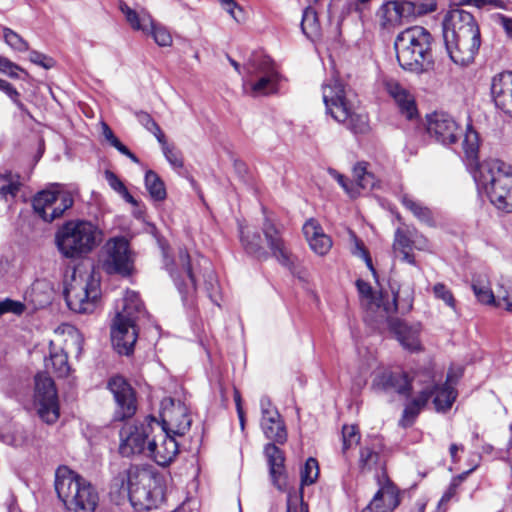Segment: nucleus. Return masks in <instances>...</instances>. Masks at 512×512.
<instances>
[{"label":"nucleus","mask_w":512,"mask_h":512,"mask_svg":"<svg viewBox=\"0 0 512 512\" xmlns=\"http://www.w3.org/2000/svg\"><path fill=\"white\" fill-rule=\"evenodd\" d=\"M20 189V183L18 179H9L8 183L0 188V196L8 199V197L14 198Z\"/></svg>","instance_id":"nucleus-62"},{"label":"nucleus","mask_w":512,"mask_h":512,"mask_svg":"<svg viewBox=\"0 0 512 512\" xmlns=\"http://www.w3.org/2000/svg\"><path fill=\"white\" fill-rule=\"evenodd\" d=\"M247 70L257 78L250 84L252 96H267L277 92L280 77L269 57H255L250 60Z\"/></svg>","instance_id":"nucleus-14"},{"label":"nucleus","mask_w":512,"mask_h":512,"mask_svg":"<svg viewBox=\"0 0 512 512\" xmlns=\"http://www.w3.org/2000/svg\"><path fill=\"white\" fill-rule=\"evenodd\" d=\"M240 242L247 254L259 259L266 260L268 252L263 246L262 237L250 226L239 224Z\"/></svg>","instance_id":"nucleus-31"},{"label":"nucleus","mask_w":512,"mask_h":512,"mask_svg":"<svg viewBox=\"0 0 512 512\" xmlns=\"http://www.w3.org/2000/svg\"><path fill=\"white\" fill-rule=\"evenodd\" d=\"M394 252L401 256V260L411 265H415L414 255L412 251V233L409 235L401 229H398L395 233V239L393 243Z\"/></svg>","instance_id":"nucleus-36"},{"label":"nucleus","mask_w":512,"mask_h":512,"mask_svg":"<svg viewBox=\"0 0 512 512\" xmlns=\"http://www.w3.org/2000/svg\"><path fill=\"white\" fill-rule=\"evenodd\" d=\"M432 292L436 299L443 301L446 306L455 310L456 300L452 291L444 283H436L432 287Z\"/></svg>","instance_id":"nucleus-54"},{"label":"nucleus","mask_w":512,"mask_h":512,"mask_svg":"<svg viewBox=\"0 0 512 512\" xmlns=\"http://www.w3.org/2000/svg\"><path fill=\"white\" fill-rule=\"evenodd\" d=\"M410 6L405 1H387L383 3L378 11L377 18L383 29H391L409 19Z\"/></svg>","instance_id":"nucleus-28"},{"label":"nucleus","mask_w":512,"mask_h":512,"mask_svg":"<svg viewBox=\"0 0 512 512\" xmlns=\"http://www.w3.org/2000/svg\"><path fill=\"white\" fill-rule=\"evenodd\" d=\"M105 179L108 182L109 186L117 192L119 195L123 197V199L136 206L137 201L134 199V197L129 193L124 183L121 181V179L113 172L107 170L105 172Z\"/></svg>","instance_id":"nucleus-46"},{"label":"nucleus","mask_w":512,"mask_h":512,"mask_svg":"<svg viewBox=\"0 0 512 512\" xmlns=\"http://www.w3.org/2000/svg\"><path fill=\"white\" fill-rule=\"evenodd\" d=\"M493 305L512 312V281L501 279L495 290V303Z\"/></svg>","instance_id":"nucleus-41"},{"label":"nucleus","mask_w":512,"mask_h":512,"mask_svg":"<svg viewBox=\"0 0 512 512\" xmlns=\"http://www.w3.org/2000/svg\"><path fill=\"white\" fill-rule=\"evenodd\" d=\"M29 60L45 69H49L53 66L52 58L34 50L30 52Z\"/></svg>","instance_id":"nucleus-64"},{"label":"nucleus","mask_w":512,"mask_h":512,"mask_svg":"<svg viewBox=\"0 0 512 512\" xmlns=\"http://www.w3.org/2000/svg\"><path fill=\"white\" fill-rule=\"evenodd\" d=\"M3 38L5 43L15 51L26 52L29 50L28 42L10 28H3Z\"/></svg>","instance_id":"nucleus-51"},{"label":"nucleus","mask_w":512,"mask_h":512,"mask_svg":"<svg viewBox=\"0 0 512 512\" xmlns=\"http://www.w3.org/2000/svg\"><path fill=\"white\" fill-rule=\"evenodd\" d=\"M382 444L380 440H375L370 445H365L360 449L358 465L362 472H371L377 469H383L384 462L381 459Z\"/></svg>","instance_id":"nucleus-33"},{"label":"nucleus","mask_w":512,"mask_h":512,"mask_svg":"<svg viewBox=\"0 0 512 512\" xmlns=\"http://www.w3.org/2000/svg\"><path fill=\"white\" fill-rule=\"evenodd\" d=\"M261 407V428L265 436L276 443L283 444L287 440V431L284 421L277 408L268 397H262Z\"/></svg>","instance_id":"nucleus-20"},{"label":"nucleus","mask_w":512,"mask_h":512,"mask_svg":"<svg viewBox=\"0 0 512 512\" xmlns=\"http://www.w3.org/2000/svg\"><path fill=\"white\" fill-rule=\"evenodd\" d=\"M367 166L366 162H359L353 168L357 189L372 190L377 186V179L374 174L368 171Z\"/></svg>","instance_id":"nucleus-38"},{"label":"nucleus","mask_w":512,"mask_h":512,"mask_svg":"<svg viewBox=\"0 0 512 512\" xmlns=\"http://www.w3.org/2000/svg\"><path fill=\"white\" fill-rule=\"evenodd\" d=\"M405 4L410 6L409 19L432 13L437 9L435 0L405 1Z\"/></svg>","instance_id":"nucleus-47"},{"label":"nucleus","mask_w":512,"mask_h":512,"mask_svg":"<svg viewBox=\"0 0 512 512\" xmlns=\"http://www.w3.org/2000/svg\"><path fill=\"white\" fill-rule=\"evenodd\" d=\"M319 475L318 462L314 458L307 459L304 467L301 470V484H313Z\"/></svg>","instance_id":"nucleus-52"},{"label":"nucleus","mask_w":512,"mask_h":512,"mask_svg":"<svg viewBox=\"0 0 512 512\" xmlns=\"http://www.w3.org/2000/svg\"><path fill=\"white\" fill-rule=\"evenodd\" d=\"M26 310V306L23 302L5 298L0 301V317L6 313H12L20 316Z\"/></svg>","instance_id":"nucleus-55"},{"label":"nucleus","mask_w":512,"mask_h":512,"mask_svg":"<svg viewBox=\"0 0 512 512\" xmlns=\"http://www.w3.org/2000/svg\"><path fill=\"white\" fill-rule=\"evenodd\" d=\"M0 440L15 448H24L32 443L30 432L20 425H14L0 432Z\"/></svg>","instance_id":"nucleus-35"},{"label":"nucleus","mask_w":512,"mask_h":512,"mask_svg":"<svg viewBox=\"0 0 512 512\" xmlns=\"http://www.w3.org/2000/svg\"><path fill=\"white\" fill-rule=\"evenodd\" d=\"M329 174L332 178H334L338 184L344 189V191L350 195L351 197H356L359 194V191L353 184V182L349 181L344 175L339 173L334 169L328 170Z\"/></svg>","instance_id":"nucleus-58"},{"label":"nucleus","mask_w":512,"mask_h":512,"mask_svg":"<svg viewBox=\"0 0 512 512\" xmlns=\"http://www.w3.org/2000/svg\"><path fill=\"white\" fill-rule=\"evenodd\" d=\"M199 265L204 269L203 277L205 279L206 284L208 285L207 289L210 291H214L215 286L217 284V280L214 271L210 268L209 261L204 258H201Z\"/></svg>","instance_id":"nucleus-60"},{"label":"nucleus","mask_w":512,"mask_h":512,"mask_svg":"<svg viewBox=\"0 0 512 512\" xmlns=\"http://www.w3.org/2000/svg\"><path fill=\"white\" fill-rule=\"evenodd\" d=\"M432 42L431 33L422 26L401 31L394 41L400 67L414 73L425 71L432 63Z\"/></svg>","instance_id":"nucleus-5"},{"label":"nucleus","mask_w":512,"mask_h":512,"mask_svg":"<svg viewBox=\"0 0 512 512\" xmlns=\"http://www.w3.org/2000/svg\"><path fill=\"white\" fill-rule=\"evenodd\" d=\"M356 286L368 308L375 310L377 313H381L382 302L380 301V295L374 297L370 284L359 279L356 282Z\"/></svg>","instance_id":"nucleus-44"},{"label":"nucleus","mask_w":512,"mask_h":512,"mask_svg":"<svg viewBox=\"0 0 512 512\" xmlns=\"http://www.w3.org/2000/svg\"><path fill=\"white\" fill-rule=\"evenodd\" d=\"M343 450L349 449L360 441L359 430L354 425H345L342 429Z\"/></svg>","instance_id":"nucleus-56"},{"label":"nucleus","mask_w":512,"mask_h":512,"mask_svg":"<svg viewBox=\"0 0 512 512\" xmlns=\"http://www.w3.org/2000/svg\"><path fill=\"white\" fill-rule=\"evenodd\" d=\"M384 90L393 99L399 113L408 120L418 117L414 94L395 79H385Z\"/></svg>","instance_id":"nucleus-22"},{"label":"nucleus","mask_w":512,"mask_h":512,"mask_svg":"<svg viewBox=\"0 0 512 512\" xmlns=\"http://www.w3.org/2000/svg\"><path fill=\"white\" fill-rule=\"evenodd\" d=\"M472 289L480 303L486 305H493L495 303V291L491 289L489 281L485 276L474 278Z\"/></svg>","instance_id":"nucleus-39"},{"label":"nucleus","mask_w":512,"mask_h":512,"mask_svg":"<svg viewBox=\"0 0 512 512\" xmlns=\"http://www.w3.org/2000/svg\"><path fill=\"white\" fill-rule=\"evenodd\" d=\"M427 132L431 138L443 145L456 143L462 135L457 121L445 112H434L427 116Z\"/></svg>","instance_id":"nucleus-17"},{"label":"nucleus","mask_w":512,"mask_h":512,"mask_svg":"<svg viewBox=\"0 0 512 512\" xmlns=\"http://www.w3.org/2000/svg\"><path fill=\"white\" fill-rule=\"evenodd\" d=\"M144 313L139 295L134 291H126L122 307L117 308L111 326V341L119 354L129 355L133 352L138 337L135 323Z\"/></svg>","instance_id":"nucleus-7"},{"label":"nucleus","mask_w":512,"mask_h":512,"mask_svg":"<svg viewBox=\"0 0 512 512\" xmlns=\"http://www.w3.org/2000/svg\"><path fill=\"white\" fill-rule=\"evenodd\" d=\"M430 395L431 392L428 391V388H420L417 397L406 405L400 420L401 426L408 427L413 424L416 417L430 400Z\"/></svg>","instance_id":"nucleus-34"},{"label":"nucleus","mask_w":512,"mask_h":512,"mask_svg":"<svg viewBox=\"0 0 512 512\" xmlns=\"http://www.w3.org/2000/svg\"><path fill=\"white\" fill-rule=\"evenodd\" d=\"M72 194L57 185L38 192L32 201L34 212L45 222H52L63 216L73 205Z\"/></svg>","instance_id":"nucleus-12"},{"label":"nucleus","mask_w":512,"mask_h":512,"mask_svg":"<svg viewBox=\"0 0 512 512\" xmlns=\"http://www.w3.org/2000/svg\"><path fill=\"white\" fill-rule=\"evenodd\" d=\"M0 91H3L19 108L23 107L19 100V92L6 80L0 79Z\"/></svg>","instance_id":"nucleus-63"},{"label":"nucleus","mask_w":512,"mask_h":512,"mask_svg":"<svg viewBox=\"0 0 512 512\" xmlns=\"http://www.w3.org/2000/svg\"><path fill=\"white\" fill-rule=\"evenodd\" d=\"M388 325L404 349L410 352H417L422 349L420 341L421 325L419 323L409 324L398 318H390Z\"/></svg>","instance_id":"nucleus-25"},{"label":"nucleus","mask_w":512,"mask_h":512,"mask_svg":"<svg viewBox=\"0 0 512 512\" xmlns=\"http://www.w3.org/2000/svg\"><path fill=\"white\" fill-rule=\"evenodd\" d=\"M490 91L495 106L505 112L512 102V72L505 71L493 76Z\"/></svg>","instance_id":"nucleus-29"},{"label":"nucleus","mask_w":512,"mask_h":512,"mask_svg":"<svg viewBox=\"0 0 512 512\" xmlns=\"http://www.w3.org/2000/svg\"><path fill=\"white\" fill-rule=\"evenodd\" d=\"M154 429L146 457L164 467L171 464L179 453L178 436L167 432L158 421Z\"/></svg>","instance_id":"nucleus-15"},{"label":"nucleus","mask_w":512,"mask_h":512,"mask_svg":"<svg viewBox=\"0 0 512 512\" xmlns=\"http://www.w3.org/2000/svg\"><path fill=\"white\" fill-rule=\"evenodd\" d=\"M423 377L424 379L419 378L417 382L422 384L421 388H428V391L431 392L430 399L433 397L435 409L438 412L450 409L456 399L454 388L448 383L438 386L428 374Z\"/></svg>","instance_id":"nucleus-27"},{"label":"nucleus","mask_w":512,"mask_h":512,"mask_svg":"<svg viewBox=\"0 0 512 512\" xmlns=\"http://www.w3.org/2000/svg\"><path fill=\"white\" fill-rule=\"evenodd\" d=\"M158 142L161 145L162 152L169 164L175 169L182 168L183 158L181 152L173 145H169L165 139V136L162 139H159Z\"/></svg>","instance_id":"nucleus-50"},{"label":"nucleus","mask_w":512,"mask_h":512,"mask_svg":"<svg viewBox=\"0 0 512 512\" xmlns=\"http://www.w3.org/2000/svg\"><path fill=\"white\" fill-rule=\"evenodd\" d=\"M473 178L480 191L501 211L512 213V165L499 159L479 163Z\"/></svg>","instance_id":"nucleus-2"},{"label":"nucleus","mask_w":512,"mask_h":512,"mask_svg":"<svg viewBox=\"0 0 512 512\" xmlns=\"http://www.w3.org/2000/svg\"><path fill=\"white\" fill-rule=\"evenodd\" d=\"M380 486L369 505L362 512H388L398 505L397 489L385 472L377 478Z\"/></svg>","instance_id":"nucleus-24"},{"label":"nucleus","mask_w":512,"mask_h":512,"mask_svg":"<svg viewBox=\"0 0 512 512\" xmlns=\"http://www.w3.org/2000/svg\"><path fill=\"white\" fill-rule=\"evenodd\" d=\"M55 490L66 507L75 512H94L98 505L95 488L66 466L56 470Z\"/></svg>","instance_id":"nucleus-6"},{"label":"nucleus","mask_w":512,"mask_h":512,"mask_svg":"<svg viewBox=\"0 0 512 512\" xmlns=\"http://www.w3.org/2000/svg\"><path fill=\"white\" fill-rule=\"evenodd\" d=\"M479 149V137L476 131L467 128L463 140V150L466 158L474 160L477 157Z\"/></svg>","instance_id":"nucleus-48"},{"label":"nucleus","mask_w":512,"mask_h":512,"mask_svg":"<svg viewBox=\"0 0 512 512\" xmlns=\"http://www.w3.org/2000/svg\"><path fill=\"white\" fill-rule=\"evenodd\" d=\"M304 236L310 248L318 255H326L331 247V238L324 233L323 228L315 219L307 220L303 225Z\"/></svg>","instance_id":"nucleus-30"},{"label":"nucleus","mask_w":512,"mask_h":512,"mask_svg":"<svg viewBox=\"0 0 512 512\" xmlns=\"http://www.w3.org/2000/svg\"><path fill=\"white\" fill-rule=\"evenodd\" d=\"M419 379L411 380L405 372L383 369L377 372L372 380V389L375 391H394L400 395L408 396L419 384Z\"/></svg>","instance_id":"nucleus-19"},{"label":"nucleus","mask_w":512,"mask_h":512,"mask_svg":"<svg viewBox=\"0 0 512 512\" xmlns=\"http://www.w3.org/2000/svg\"><path fill=\"white\" fill-rule=\"evenodd\" d=\"M51 365L54 373L58 377H66L70 373V366L68 364L67 353L62 349L50 351L49 361L46 362V367L49 368Z\"/></svg>","instance_id":"nucleus-42"},{"label":"nucleus","mask_w":512,"mask_h":512,"mask_svg":"<svg viewBox=\"0 0 512 512\" xmlns=\"http://www.w3.org/2000/svg\"><path fill=\"white\" fill-rule=\"evenodd\" d=\"M129 500L135 511L157 509L164 502V480L152 466H131L125 473Z\"/></svg>","instance_id":"nucleus-4"},{"label":"nucleus","mask_w":512,"mask_h":512,"mask_svg":"<svg viewBox=\"0 0 512 512\" xmlns=\"http://www.w3.org/2000/svg\"><path fill=\"white\" fill-rule=\"evenodd\" d=\"M401 202L418 220L428 225L433 224L432 211L421 202L407 194L401 197Z\"/></svg>","instance_id":"nucleus-37"},{"label":"nucleus","mask_w":512,"mask_h":512,"mask_svg":"<svg viewBox=\"0 0 512 512\" xmlns=\"http://www.w3.org/2000/svg\"><path fill=\"white\" fill-rule=\"evenodd\" d=\"M119 9L131 29L134 31H141L145 35L148 34L154 23V19L146 9H133L124 1L119 2Z\"/></svg>","instance_id":"nucleus-32"},{"label":"nucleus","mask_w":512,"mask_h":512,"mask_svg":"<svg viewBox=\"0 0 512 512\" xmlns=\"http://www.w3.org/2000/svg\"><path fill=\"white\" fill-rule=\"evenodd\" d=\"M102 134L105 140L121 154L130 158L134 163H139L138 157L120 142V140L114 135L112 129L105 123H102Z\"/></svg>","instance_id":"nucleus-45"},{"label":"nucleus","mask_w":512,"mask_h":512,"mask_svg":"<svg viewBox=\"0 0 512 512\" xmlns=\"http://www.w3.org/2000/svg\"><path fill=\"white\" fill-rule=\"evenodd\" d=\"M269 465V474L273 485L279 491H285L288 486L285 471V457L283 452L275 444H267L264 449Z\"/></svg>","instance_id":"nucleus-26"},{"label":"nucleus","mask_w":512,"mask_h":512,"mask_svg":"<svg viewBox=\"0 0 512 512\" xmlns=\"http://www.w3.org/2000/svg\"><path fill=\"white\" fill-rule=\"evenodd\" d=\"M223 9L236 21L243 20V9L234 0H218Z\"/></svg>","instance_id":"nucleus-59"},{"label":"nucleus","mask_w":512,"mask_h":512,"mask_svg":"<svg viewBox=\"0 0 512 512\" xmlns=\"http://www.w3.org/2000/svg\"><path fill=\"white\" fill-rule=\"evenodd\" d=\"M64 296L68 307L80 314L93 313L101 297L100 279L94 272L74 271Z\"/></svg>","instance_id":"nucleus-9"},{"label":"nucleus","mask_w":512,"mask_h":512,"mask_svg":"<svg viewBox=\"0 0 512 512\" xmlns=\"http://www.w3.org/2000/svg\"><path fill=\"white\" fill-rule=\"evenodd\" d=\"M322 97L326 113L337 123L342 124L353 134H365L369 131V120L365 113L358 110L351 90L337 79L322 86Z\"/></svg>","instance_id":"nucleus-3"},{"label":"nucleus","mask_w":512,"mask_h":512,"mask_svg":"<svg viewBox=\"0 0 512 512\" xmlns=\"http://www.w3.org/2000/svg\"><path fill=\"white\" fill-rule=\"evenodd\" d=\"M262 231L272 255L281 265L293 271L295 258L287 249L279 227L271 219L265 217Z\"/></svg>","instance_id":"nucleus-21"},{"label":"nucleus","mask_w":512,"mask_h":512,"mask_svg":"<svg viewBox=\"0 0 512 512\" xmlns=\"http://www.w3.org/2000/svg\"><path fill=\"white\" fill-rule=\"evenodd\" d=\"M156 418L147 416L142 422L125 424L120 430L119 452L124 457L147 456L149 442L154 432Z\"/></svg>","instance_id":"nucleus-10"},{"label":"nucleus","mask_w":512,"mask_h":512,"mask_svg":"<svg viewBox=\"0 0 512 512\" xmlns=\"http://www.w3.org/2000/svg\"><path fill=\"white\" fill-rule=\"evenodd\" d=\"M108 389L113 394L117 409V420H125L132 417L137 409L136 397L130 384L121 376H114L108 382Z\"/></svg>","instance_id":"nucleus-18"},{"label":"nucleus","mask_w":512,"mask_h":512,"mask_svg":"<svg viewBox=\"0 0 512 512\" xmlns=\"http://www.w3.org/2000/svg\"><path fill=\"white\" fill-rule=\"evenodd\" d=\"M145 187L153 200L162 201L165 199V185L158 174L152 170L147 171L145 174Z\"/></svg>","instance_id":"nucleus-43"},{"label":"nucleus","mask_w":512,"mask_h":512,"mask_svg":"<svg viewBox=\"0 0 512 512\" xmlns=\"http://www.w3.org/2000/svg\"><path fill=\"white\" fill-rule=\"evenodd\" d=\"M443 38L451 60L460 66L472 63L481 45L477 21L471 13L462 9H454L446 14Z\"/></svg>","instance_id":"nucleus-1"},{"label":"nucleus","mask_w":512,"mask_h":512,"mask_svg":"<svg viewBox=\"0 0 512 512\" xmlns=\"http://www.w3.org/2000/svg\"><path fill=\"white\" fill-rule=\"evenodd\" d=\"M147 35H151L154 41L162 47H168L172 44L170 32L162 25L154 21Z\"/></svg>","instance_id":"nucleus-53"},{"label":"nucleus","mask_w":512,"mask_h":512,"mask_svg":"<svg viewBox=\"0 0 512 512\" xmlns=\"http://www.w3.org/2000/svg\"><path fill=\"white\" fill-rule=\"evenodd\" d=\"M38 416L47 424H54L60 416V407L54 381L46 373L35 376L33 396Z\"/></svg>","instance_id":"nucleus-13"},{"label":"nucleus","mask_w":512,"mask_h":512,"mask_svg":"<svg viewBox=\"0 0 512 512\" xmlns=\"http://www.w3.org/2000/svg\"><path fill=\"white\" fill-rule=\"evenodd\" d=\"M301 29L307 38L311 40H314L320 36V23L317 13L313 8L307 7L303 11Z\"/></svg>","instance_id":"nucleus-40"},{"label":"nucleus","mask_w":512,"mask_h":512,"mask_svg":"<svg viewBox=\"0 0 512 512\" xmlns=\"http://www.w3.org/2000/svg\"><path fill=\"white\" fill-rule=\"evenodd\" d=\"M177 267L181 268V271L187 276L191 289L196 288V274L190 263V256L186 249H179L177 257Z\"/></svg>","instance_id":"nucleus-49"},{"label":"nucleus","mask_w":512,"mask_h":512,"mask_svg":"<svg viewBox=\"0 0 512 512\" xmlns=\"http://www.w3.org/2000/svg\"><path fill=\"white\" fill-rule=\"evenodd\" d=\"M492 19L502 27L506 37L512 41V18L501 13H495L492 15Z\"/></svg>","instance_id":"nucleus-61"},{"label":"nucleus","mask_w":512,"mask_h":512,"mask_svg":"<svg viewBox=\"0 0 512 512\" xmlns=\"http://www.w3.org/2000/svg\"><path fill=\"white\" fill-rule=\"evenodd\" d=\"M138 120L149 132H151L156 137L158 141L165 136L160 126L148 113H139Z\"/></svg>","instance_id":"nucleus-57"},{"label":"nucleus","mask_w":512,"mask_h":512,"mask_svg":"<svg viewBox=\"0 0 512 512\" xmlns=\"http://www.w3.org/2000/svg\"><path fill=\"white\" fill-rule=\"evenodd\" d=\"M100 231L89 221H69L56 233L59 252L66 258H76L90 252L98 242Z\"/></svg>","instance_id":"nucleus-8"},{"label":"nucleus","mask_w":512,"mask_h":512,"mask_svg":"<svg viewBox=\"0 0 512 512\" xmlns=\"http://www.w3.org/2000/svg\"><path fill=\"white\" fill-rule=\"evenodd\" d=\"M392 299L389 300L384 294H380V301L382 302L381 317H386L389 320L390 315L399 311L401 313H408L413 306L414 301V288L410 284L398 285L397 289L391 285Z\"/></svg>","instance_id":"nucleus-23"},{"label":"nucleus","mask_w":512,"mask_h":512,"mask_svg":"<svg viewBox=\"0 0 512 512\" xmlns=\"http://www.w3.org/2000/svg\"><path fill=\"white\" fill-rule=\"evenodd\" d=\"M192 419L187 406L181 401L168 398L162 402L160 425L167 432L181 437L189 431Z\"/></svg>","instance_id":"nucleus-16"},{"label":"nucleus","mask_w":512,"mask_h":512,"mask_svg":"<svg viewBox=\"0 0 512 512\" xmlns=\"http://www.w3.org/2000/svg\"><path fill=\"white\" fill-rule=\"evenodd\" d=\"M133 264V254L124 237L109 239L102 247L99 265L106 273L127 276L131 273Z\"/></svg>","instance_id":"nucleus-11"}]
</instances>
